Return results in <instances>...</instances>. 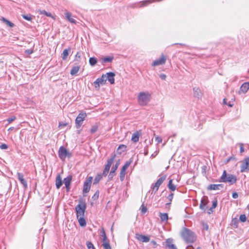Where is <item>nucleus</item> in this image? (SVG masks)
<instances>
[{
    "label": "nucleus",
    "mask_w": 249,
    "mask_h": 249,
    "mask_svg": "<svg viewBox=\"0 0 249 249\" xmlns=\"http://www.w3.org/2000/svg\"><path fill=\"white\" fill-rule=\"evenodd\" d=\"M71 177L70 176L67 177V178H65L63 180V182L65 185L68 191H69L70 189V185L71 184Z\"/></svg>",
    "instance_id": "nucleus-20"
},
{
    "label": "nucleus",
    "mask_w": 249,
    "mask_h": 249,
    "mask_svg": "<svg viewBox=\"0 0 249 249\" xmlns=\"http://www.w3.org/2000/svg\"><path fill=\"white\" fill-rule=\"evenodd\" d=\"M115 157H116V155L114 154L112 156V157L107 160V163L106 165L110 167V166H111L112 164L113 163V162L114 160Z\"/></svg>",
    "instance_id": "nucleus-31"
},
{
    "label": "nucleus",
    "mask_w": 249,
    "mask_h": 249,
    "mask_svg": "<svg viewBox=\"0 0 249 249\" xmlns=\"http://www.w3.org/2000/svg\"><path fill=\"white\" fill-rule=\"evenodd\" d=\"M105 75L106 81L107 80L111 84L114 83V77L115 76V74L114 72H107Z\"/></svg>",
    "instance_id": "nucleus-12"
},
{
    "label": "nucleus",
    "mask_w": 249,
    "mask_h": 249,
    "mask_svg": "<svg viewBox=\"0 0 249 249\" xmlns=\"http://www.w3.org/2000/svg\"><path fill=\"white\" fill-rule=\"evenodd\" d=\"M150 94H139L138 100L140 104L145 105L150 100Z\"/></svg>",
    "instance_id": "nucleus-5"
},
{
    "label": "nucleus",
    "mask_w": 249,
    "mask_h": 249,
    "mask_svg": "<svg viewBox=\"0 0 249 249\" xmlns=\"http://www.w3.org/2000/svg\"><path fill=\"white\" fill-rule=\"evenodd\" d=\"M87 117V114L85 112H81L79 114L75 120L76 127L79 128L82 124L83 122Z\"/></svg>",
    "instance_id": "nucleus-4"
},
{
    "label": "nucleus",
    "mask_w": 249,
    "mask_h": 249,
    "mask_svg": "<svg viewBox=\"0 0 249 249\" xmlns=\"http://www.w3.org/2000/svg\"><path fill=\"white\" fill-rule=\"evenodd\" d=\"M168 187L171 191H174L176 189V186L173 183V179L169 180Z\"/></svg>",
    "instance_id": "nucleus-25"
},
{
    "label": "nucleus",
    "mask_w": 249,
    "mask_h": 249,
    "mask_svg": "<svg viewBox=\"0 0 249 249\" xmlns=\"http://www.w3.org/2000/svg\"><path fill=\"white\" fill-rule=\"evenodd\" d=\"M223 187V184H210L208 187V189L210 190H219Z\"/></svg>",
    "instance_id": "nucleus-16"
},
{
    "label": "nucleus",
    "mask_w": 249,
    "mask_h": 249,
    "mask_svg": "<svg viewBox=\"0 0 249 249\" xmlns=\"http://www.w3.org/2000/svg\"><path fill=\"white\" fill-rule=\"evenodd\" d=\"M217 205V201L216 199H214L213 201V205L212 207L210 209L212 212H213V210L216 207Z\"/></svg>",
    "instance_id": "nucleus-37"
},
{
    "label": "nucleus",
    "mask_w": 249,
    "mask_h": 249,
    "mask_svg": "<svg viewBox=\"0 0 249 249\" xmlns=\"http://www.w3.org/2000/svg\"><path fill=\"white\" fill-rule=\"evenodd\" d=\"M67 124H68L67 123H62V122L60 123L59 124V127L60 129L63 128L64 127L66 126Z\"/></svg>",
    "instance_id": "nucleus-49"
},
{
    "label": "nucleus",
    "mask_w": 249,
    "mask_h": 249,
    "mask_svg": "<svg viewBox=\"0 0 249 249\" xmlns=\"http://www.w3.org/2000/svg\"><path fill=\"white\" fill-rule=\"evenodd\" d=\"M16 118L15 116H12L11 117H10L7 119V121L9 123H10L11 122H13L15 120H16Z\"/></svg>",
    "instance_id": "nucleus-51"
},
{
    "label": "nucleus",
    "mask_w": 249,
    "mask_h": 249,
    "mask_svg": "<svg viewBox=\"0 0 249 249\" xmlns=\"http://www.w3.org/2000/svg\"><path fill=\"white\" fill-rule=\"evenodd\" d=\"M101 233H102L101 236L103 237L102 241L107 240V237L106 235L105 231L104 229H102Z\"/></svg>",
    "instance_id": "nucleus-44"
},
{
    "label": "nucleus",
    "mask_w": 249,
    "mask_h": 249,
    "mask_svg": "<svg viewBox=\"0 0 249 249\" xmlns=\"http://www.w3.org/2000/svg\"><path fill=\"white\" fill-rule=\"evenodd\" d=\"M119 165V162L118 161V162H117L116 163L115 165L112 167L111 171L108 176V177L110 179H111L115 175V172L116 170H117Z\"/></svg>",
    "instance_id": "nucleus-18"
},
{
    "label": "nucleus",
    "mask_w": 249,
    "mask_h": 249,
    "mask_svg": "<svg viewBox=\"0 0 249 249\" xmlns=\"http://www.w3.org/2000/svg\"><path fill=\"white\" fill-rule=\"evenodd\" d=\"M166 247L168 249H178L174 243L173 240L168 238L166 240Z\"/></svg>",
    "instance_id": "nucleus-13"
},
{
    "label": "nucleus",
    "mask_w": 249,
    "mask_h": 249,
    "mask_svg": "<svg viewBox=\"0 0 249 249\" xmlns=\"http://www.w3.org/2000/svg\"><path fill=\"white\" fill-rule=\"evenodd\" d=\"M89 63L91 66H94L97 64V61L95 58L90 57L89 59Z\"/></svg>",
    "instance_id": "nucleus-33"
},
{
    "label": "nucleus",
    "mask_w": 249,
    "mask_h": 249,
    "mask_svg": "<svg viewBox=\"0 0 249 249\" xmlns=\"http://www.w3.org/2000/svg\"><path fill=\"white\" fill-rule=\"evenodd\" d=\"M13 128H14V127H10V128H9L8 130H13Z\"/></svg>",
    "instance_id": "nucleus-64"
},
{
    "label": "nucleus",
    "mask_w": 249,
    "mask_h": 249,
    "mask_svg": "<svg viewBox=\"0 0 249 249\" xmlns=\"http://www.w3.org/2000/svg\"><path fill=\"white\" fill-rule=\"evenodd\" d=\"M181 235L184 240L187 243H193L196 240V236L194 232L186 228L182 230Z\"/></svg>",
    "instance_id": "nucleus-1"
},
{
    "label": "nucleus",
    "mask_w": 249,
    "mask_h": 249,
    "mask_svg": "<svg viewBox=\"0 0 249 249\" xmlns=\"http://www.w3.org/2000/svg\"><path fill=\"white\" fill-rule=\"evenodd\" d=\"M71 156V154L65 147H60L59 150V157L61 160H64L67 157H70Z\"/></svg>",
    "instance_id": "nucleus-8"
},
{
    "label": "nucleus",
    "mask_w": 249,
    "mask_h": 249,
    "mask_svg": "<svg viewBox=\"0 0 249 249\" xmlns=\"http://www.w3.org/2000/svg\"><path fill=\"white\" fill-rule=\"evenodd\" d=\"M156 0H145L142 1H141L140 2V7H142L144 6H146L147 5L151 4L155 1H156Z\"/></svg>",
    "instance_id": "nucleus-24"
},
{
    "label": "nucleus",
    "mask_w": 249,
    "mask_h": 249,
    "mask_svg": "<svg viewBox=\"0 0 249 249\" xmlns=\"http://www.w3.org/2000/svg\"><path fill=\"white\" fill-rule=\"evenodd\" d=\"M227 98H224V100H223V103L225 105H227L228 106H229V107H231L233 106V103L232 102H231V101H229V103H228L227 102Z\"/></svg>",
    "instance_id": "nucleus-41"
},
{
    "label": "nucleus",
    "mask_w": 249,
    "mask_h": 249,
    "mask_svg": "<svg viewBox=\"0 0 249 249\" xmlns=\"http://www.w3.org/2000/svg\"><path fill=\"white\" fill-rule=\"evenodd\" d=\"M240 152L242 153L244 151V148L243 147V145L242 143L240 144Z\"/></svg>",
    "instance_id": "nucleus-56"
},
{
    "label": "nucleus",
    "mask_w": 249,
    "mask_h": 249,
    "mask_svg": "<svg viewBox=\"0 0 249 249\" xmlns=\"http://www.w3.org/2000/svg\"><path fill=\"white\" fill-rule=\"evenodd\" d=\"M236 177L233 175L227 174L226 170H224L223 174L220 177L219 182L228 183L231 185L236 182Z\"/></svg>",
    "instance_id": "nucleus-2"
},
{
    "label": "nucleus",
    "mask_w": 249,
    "mask_h": 249,
    "mask_svg": "<svg viewBox=\"0 0 249 249\" xmlns=\"http://www.w3.org/2000/svg\"><path fill=\"white\" fill-rule=\"evenodd\" d=\"M86 245L88 249H95L94 247L91 242L88 241L86 243Z\"/></svg>",
    "instance_id": "nucleus-39"
},
{
    "label": "nucleus",
    "mask_w": 249,
    "mask_h": 249,
    "mask_svg": "<svg viewBox=\"0 0 249 249\" xmlns=\"http://www.w3.org/2000/svg\"><path fill=\"white\" fill-rule=\"evenodd\" d=\"M158 152H159V150L158 151H156L154 153H153V154H152L151 155V157L152 158H153L155 157L158 154Z\"/></svg>",
    "instance_id": "nucleus-57"
},
{
    "label": "nucleus",
    "mask_w": 249,
    "mask_h": 249,
    "mask_svg": "<svg viewBox=\"0 0 249 249\" xmlns=\"http://www.w3.org/2000/svg\"><path fill=\"white\" fill-rule=\"evenodd\" d=\"M55 184L57 189H59L62 185V182L60 176H58L56 178Z\"/></svg>",
    "instance_id": "nucleus-28"
},
{
    "label": "nucleus",
    "mask_w": 249,
    "mask_h": 249,
    "mask_svg": "<svg viewBox=\"0 0 249 249\" xmlns=\"http://www.w3.org/2000/svg\"><path fill=\"white\" fill-rule=\"evenodd\" d=\"M249 171V158L245 159L241 166V172H248Z\"/></svg>",
    "instance_id": "nucleus-11"
},
{
    "label": "nucleus",
    "mask_w": 249,
    "mask_h": 249,
    "mask_svg": "<svg viewBox=\"0 0 249 249\" xmlns=\"http://www.w3.org/2000/svg\"><path fill=\"white\" fill-rule=\"evenodd\" d=\"M173 196H174V194L173 193H171V194H170L167 196V199L169 201V202L166 204V208H167V207L169 208L170 207V204H171V202L172 201V199L173 198Z\"/></svg>",
    "instance_id": "nucleus-32"
},
{
    "label": "nucleus",
    "mask_w": 249,
    "mask_h": 249,
    "mask_svg": "<svg viewBox=\"0 0 249 249\" xmlns=\"http://www.w3.org/2000/svg\"><path fill=\"white\" fill-rule=\"evenodd\" d=\"M80 68V66H76L73 67L71 71V72H70L71 74L72 75H75L79 71Z\"/></svg>",
    "instance_id": "nucleus-26"
},
{
    "label": "nucleus",
    "mask_w": 249,
    "mask_h": 249,
    "mask_svg": "<svg viewBox=\"0 0 249 249\" xmlns=\"http://www.w3.org/2000/svg\"><path fill=\"white\" fill-rule=\"evenodd\" d=\"M141 135V133L138 132L136 131L134 132L132 136L131 140L134 142H136L139 141V137Z\"/></svg>",
    "instance_id": "nucleus-23"
},
{
    "label": "nucleus",
    "mask_w": 249,
    "mask_h": 249,
    "mask_svg": "<svg viewBox=\"0 0 249 249\" xmlns=\"http://www.w3.org/2000/svg\"><path fill=\"white\" fill-rule=\"evenodd\" d=\"M2 21L5 23L8 26H9L10 27H13L14 26V24L9 21L8 20L6 19V18H2L1 19Z\"/></svg>",
    "instance_id": "nucleus-34"
},
{
    "label": "nucleus",
    "mask_w": 249,
    "mask_h": 249,
    "mask_svg": "<svg viewBox=\"0 0 249 249\" xmlns=\"http://www.w3.org/2000/svg\"><path fill=\"white\" fill-rule=\"evenodd\" d=\"M148 150H145V152H144V155L146 156L148 154Z\"/></svg>",
    "instance_id": "nucleus-63"
},
{
    "label": "nucleus",
    "mask_w": 249,
    "mask_h": 249,
    "mask_svg": "<svg viewBox=\"0 0 249 249\" xmlns=\"http://www.w3.org/2000/svg\"><path fill=\"white\" fill-rule=\"evenodd\" d=\"M18 178L20 183L23 185V187L25 189L27 188V183L26 181L23 178V175L22 173H17Z\"/></svg>",
    "instance_id": "nucleus-15"
},
{
    "label": "nucleus",
    "mask_w": 249,
    "mask_h": 249,
    "mask_svg": "<svg viewBox=\"0 0 249 249\" xmlns=\"http://www.w3.org/2000/svg\"><path fill=\"white\" fill-rule=\"evenodd\" d=\"M65 17L67 20H68L70 22L74 24L76 23V20L72 18L71 14L69 12H66L65 13Z\"/></svg>",
    "instance_id": "nucleus-19"
},
{
    "label": "nucleus",
    "mask_w": 249,
    "mask_h": 249,
    "mask_svg": "<svg viewBox=\"0 0 249 249\" xmlns=\"http://www.w3.org/2000/svg\"><path fill=\"white\" fill-rule=\"evenodd\" d=\"M38 12H39L40 14H44L45 15H47V12L45 10H39Z\"/></svg>",
    "instance_id": "nucleus-54"
},
{
    "label": "nucleus",
    "mask_w": 249,
    "mask_h": 249,
    "mask_svg": "<svg viewBox=\"0 0 249 249\" xmlns=\"http://www.w3.org/2000/svg\"><path fill=\"white\" fill-rule=\"evenodd\" d=\"M160 217L162 221H167L168 219V216L167 213H160Z\"/></svg>",
    "instance_id": "nucleus-30"
},
{
    "label": "nucleus",
    "mask_w": 249,
    "mask_h": 249,
    "mask_svg": "<svg viewBox=\"0 0 249 249\" xmlns=\"http://www.w3.org/2000/svg\"><path fill=\"white\" fill-rule=\"evenodd\" d=\"M166 60V57L164 55L162 54L160 57L157 60L153 61L152 66H157L159 65H163L165 64Z\"/></svg>",
    "instance_id": "nucleus-9"
},
{
    "label": "nucleus",
    "mask_w": 249,
    "mask_h": 249,
    "mask_svg": "<svg viewBox=\"0 0 249 249\" xmlns=\"http://www.w3.org/2000/svg\"><path fill=\"white\" fill-rule=\"evenodd\" d=\"M136 237L138 240L142 242H148L150 240L149 237L139 233L136 234Z\"/></svg>",
    "instance_id": "nucleus-14"
},
{
    "label": "nucleus",
    "mask_w": 249,
    "mask_h": 249,
    "mask_svg": "<svg viewBox=\"0 0 249 249\" xmlns=\"http://www.w3.org/2000/svg\"><path fill=\"white\" fill-rule=\"evenodd\" d=\"M130 165V163L129 162H126L124 166L123 167H122L121 170L122 171H125L126 170V169L128 168V167H129Z\"/></svg>",
    "instance_id": "nucleus-46"
},
{
    "label": "nucleus",
    "mask_w": 249,
    "mask_h": 249,
    "mask_svg": "<svg viewBox=\"0 0 249 249\" xmlns=\"http://www.w3.org/2000/svg\"><path fill=\"white\" fill-rule=\"evenodd\" d=\"M25 53L28 54H30L33 53V51L31 50H26L25 51Z\"/></svg>",
    "instance_id": "nucleus-55"
},
{
    "label": "nucleus",
    "mask_w": 249,
    "mask_h": 249,
    "mask_svg": "<svg viewBox=\"0 0 249 249\" xmlns=\"http://www.w3.org/2000/svg\"><path fill=\"white\" fill-rule=\"evenodd\" d=\"M166 178V176H162L159 178L156 182L155 183L154 185H152V194L154 193L155 194L156 192L158 190L159 187L160 185L163 183V182L165 180Z\"/></svg>",
    "instance_id": "nucleus-7"
},
{
    "label": "nucleus",
    "mask_w": 249,
    "mask_h": 249,
    "mask_svg": "<svg viewBox=\"0 0 249 249\" xmlns=\"http://www.w3.org/2000/svg\"><path fill=\"white\" fill-rule=\"evenodd\" d=\"M86 209V203L80 200L79 204L75 207V210L76 211L77 217L84 216L85 212Z\"/></svg>",
    "instance_id": "nucleus-3"
},
{
    "label": "nucleus",
    "mask_w": 249,
    "mask_h": 249,
    "mask_svg": "<svg viewBox=\"0 0 249 249\" xmlns=\"http://www.w3.org/2000/svg\"><path fill=\"white\" fill-rule=\"evenodd\" d=\"M238 196V194L236 193H234L232 194V197L234 198H237Z\"/></svg>",
    "instance_id": "nucleus-58"
},
{
    "label": "nucleus",
    "mask_w": 249,
    "mask_h": 249,
    "mask_svg": "<svg viewBox=\"0 0 249 249\" xmlns=\"http://www.w3.org/2000/svg\"><path fill=\"white\" fill-rule=\"evenodd\" d=\"M151 243L153 244V245L154 246V248H156L157 246V243L155 241H151Z\"/></svg>",
    "instance_id": "nucleus-59"
},
{
    "label": "nucleus",
    "mask_w": 249,
    "mask_h": 249,
    "mask_svg": "<svg viewBox=\"0 0 249 249\" xmlns=\"http://www.w3.org/2000/svg\"><path fill=\"white\" fill-rule=\"evenodd\" d=\"M102 176L101 174H98L94 178V182L93 183L94 184H97L100 180L102 179Z\"/></svg>",
    "instance_id": "nucleus-35"
},
{
    "label": "nucleus",
    "mask_w": 249,
    "mask_h": 249,
    "mask_svg": "<svg viewBox=\"0 0 249 249\" xmlns=\"http://www.w3.org/2000/svg\"><path fill=\"white\" fill-rule=\"evenodd\" d=\"M79 223L81 226L84 227L86 225V222L84 216L77 217Z\"/></svg>",
    "instance_id": "nucleus-27"
},
{
    "label": "nucleus",
    "mask_w": 249,
    "mask_h": 249,
    "mask_svg": "<svg viewBox=\"0 0 249 249\" xmlns=\"http://www.w3.org/2000/svg\"><path fill=\"white\" fill-rule=\"evenodd\" d=\"M125 147H126L124 145H123V144L120 145L118 147V149H125Z\"/></svg>",
    "instance_id": "nucleus-60"
},
{
    "label": "nucleus",
    "mask_w": 249,
    "mask_h": 249,
    "mask_svg": "<svg viewBox=\"0 0 249 249\" xmlns=\"http://www.w3.org/2000/svg\"><path fill=\"white\" fill-rule=\"evenodd\" d=\"M0 148L1 149H6L8 148V146L6 144H2L0 145Z\"/></svg>",
    "instance_id": "nucleus-52"
},
{
    "label": "nucleus",
    "mask_w": 249,
    "mask_h": 249,
    "mask_svg": "<svg viewBox=\"0 0 249 249\" xmlns=\"http://www.w3.org/2000/svg\"><path fill=\"white\" fill-rule=\"evenodd\" d=\"M47 15H48V17H52L53 19H54V18H55L54 17L52 16L50 13H48Z\"/></svg>",
    "instance_id": "nucleus-62"
},
{
    "label": "nucleus",
    "mask_w": 249,
    "mask_h": 249,
    "mask_svg": "<svg viewBox=\"0 0 249 249\" xmlns=\"http://www.w3.org/2000/svg\"><path fill=\"white\" fill-rule=\"evenodd\" d=\"M155 141L158 143H160L162 142V139L159 136H157V135H155Z\"/></svg>",
    "instance_id": "nucleus-47"
},
{
    "label": "nucleus",
    "mask_w": 249,
    "mask_h": 249,
    "mask_svg": "<svg viewBox=\"0 0 249 249\" xmlns=\"http://www.w3.org/2000/svg\"><path fill=\"white\" fill-rule=\"evenodd\" d=\"M105 75L103 74L101 78H99L94 82V85L96 88H99L100 85L105 84Z\"/></svg>",
    "instance_id": "nucleus-10"
},
{
    "label": "nucleus",
    "mask_w": 249,
    "mask_h": 249,
    "mask_svg": "<svg viewBox=\"0 0 249 249\" xmlns=\"http://www.w3.org/2000/svg\"><path fill=\"white\" fill-rule=\"evenodd\" d=\"M208 200L207 197L204 196L201 200V203L199 205V208L201 210H205V207L208 203Z\"/></svg>",
    "instance_id": "nucleus-17"
},
{
    "label": "nucleus",
    "mask_w": 249,
    "mask_h": 249,
    "mask_svg": "<svg viewBox=\"0 0 249 249\" xmlns=\"http://www.w3.org/2000/svg\"><path fill=\"white\" fill-rule=\"evenodd\" d=\"M159 76H160V77L162 80H165L166 78V76L164 74H160Z\"/></svg>",
    "instance_id": "nucleus-53"
},
{
    "label": "nucleus",
    "mask_w": 249,
    "mask_h": 249,
    "mask_svg": "<svg viewBox=\"0 0 249 249\" xmlns=\"http://www.w3.org/2000/svg\"><path fill=\"white\" fill-rule=\"evenodd\" d=\"M140 210L142 213H145L147 211V208L145 206H144L143 204L142 205L141 207L140 208Z\"/></svg>",
    "instance_id": "nucleus-43"
},
{
    "label": "nucleus",
    "mask_w": 249,
    "mask_h": 249,
    "mask_svg": "<svg viewBox=\"0 0 249 249\" xmlns=\"http://www.w3.org/2000/svg\"><path fill=\"white\" fill-rule=\"evenodd\" d=\"M97 129L98 126L97 125H94L91 127L90 131L91 133H94L97 131Z\"/></svg>",
    "instance_id": "nucleus-40"
},
{
    "label": "nucleus",
    "mask_w": 249,
    "mask_h": 249,
    "mask_svg": "<svg viewBox=\"0 0 249 249\" xmlns=\"http://www.w3.org/2000/svg\"><path fill=\"white\" fill-rule=\"evenodd\" d=\"M246 219H247V218H246V216L245 214L240 215L239 219L241 222H245L246 221Z\"/></svg>",
    "instance_id": "nucleus-45"
},
{
    "label": "nucleus",
    "mask_w": 249,
    "mask_h": 249,
    "mask_svg": "<svg viewBox=\"0 0 249 249\" xmlns=\"http://www.w3.org/2000/svg\"><path fill=\"white\" fill-rule=\"evenodd\" d=\"M113 59V57H106L102 58V62L103 63H107L110 62L112 61Z\"/></svg>",
    "instance_id": "nucleus-36"
},
{
    "label": "nucleus",
    "mask_w": 249,
    "mask_h": 249,
    "mask_svg": "<svg viewBox=\"0 0 249 249\" xmlns=\"http://www.w3.org/2000/svg\"><path fill=\"white\" fill-rule=\"evenodd\" d=\"M125 174V171H122V170L121 171V172H120V180L121 181H123L124 180V178Z\"/></svg>",
    "instance_id": "nucleus-42"
},
{
    "label": "nucleus",
    "mask_w": 249,
    "mask_h": 249,
    "mask_svg": "<svg viewBox=\"0 0 249 249\" xmlns=\"http://www.w3.org/2000/svg\"><path fill=\"white\" fill-rule=\"evenodd\" d=\"M22 17L28 21H30L32 19V18L28 15H23Z\"/></svg>",
    "instance_id": "nucleus-50"
},
{
    "label": "nucleus",
    "mask_w": 249,
    "mask_h": 249,
    "mask_svg": "<svg viewBox=\"0 0 249 249\" xmlns=\"http://www.w3.org/2000/svg\"><path fill=\"white\" fill-rule=\"evenodd\" d=\"M110 167H108V166L106 165L105 168L103 171V175L104 176H106L107 175V174L108 173V171L109 170Z\"/></svg>",
    "instance_id": "nucleus-38"
},
{
    "label": "nucleus",
    "mask_w": 249,
    "mask_h": 249,
    "mask_svg": "<svg viewBox=\"0 0 249 249\" xmlns=\"http://www.w3.org/2000/svg\"><path fill=\"white\" fill-rule=\"evenodd\" d=\"M71 50L70 48L64 50L61 54V57L63 60H66L67 59Z\"/></svg>",
    "instance_id": "nucleus-22"
},
{
    "label": "nucleus",
    "mask_w": 249,
    "mask_h": 249,
    "mask_svg": "<svg viewBox=\"0 0 249 249\" xmlns=\"http://www.w3.org/2000/svg\"><path fill=\"white\" fill-rule=\"evenodd\" d=\"M249 89V82H246L242 84L240 87V92H247Z\"/></svg>",
    "instance_id": "nucleus-21"
},
{
    "label": "nucleus",
    "mask_w": 249,
    "mask_h": 249,
    "mask_svg": "<svg viewBox=\"0 0 249 249\" xmlns=\"http://www.w3.org/2000/svg\"><path fill=\"white\" fill-rule=\"evenodd\" d=\"M102 246L104 249H111L110 245L107 240L105 241H102Z\"/></svg>",
    "instance_id": "nucleus-29"
},
{
    "label": "nucleus",
    "mask_w": 249,
    "mask_h": 249,
    "mask_svg": "<svg viewBox=\"0 0 249 249\" xmlns=\"http://www.w3.org/2000/svg\"><path fill=\"white\" fill-rule=\"evenodd\" d=\"M81 54L80 52H77L75 55V60L80 61L81 58Z\"/></svg>",
    "instance_id": "nucleus-48"
},
{
    "label": "nucleus",
    "mask_w": 249,
    "mask_h": 249,
    "mask_svg": "<svg viewBox=\"0 0 249 249\" xmlns=\"http://www.w3.org/2000/svg\"><path fill=\"white\" fill-rule=\"evenodd\" d=\"M92 179V177H89L86 179L83 186V192L84 193H87L89 191Z\"/></svg>",
    "instance_id": "nucleus-6"
},
{
    "label": "nucleus",
    "mask_w": 249,
    "mask_h": 249,
    "mask_svg": "<svg viewBox=\"0 0 249 249\" xmlns=\"http://www.w3.org/2000/svg\"><path fill=\"white\" fill-rule=\"evenodd\" d=\"M232 159H234V158L233 157H230L229 158H228L227 160V161H226V162H228L229 161H230L231 160H232Z\"/></svg>",
    "instance_id": "nucleus-61"
}]
</instances>
